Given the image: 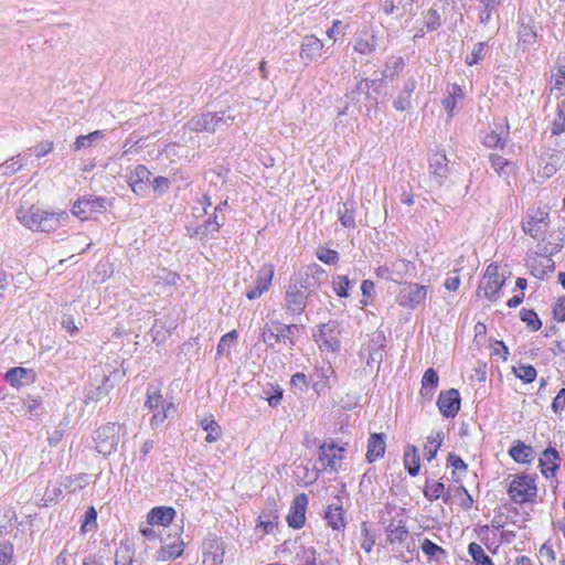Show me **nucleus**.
I'll use <instances>...</instances> for the list:
<instances>
[{
	"label": "nucleus",
	"instance_id": "f257e3e1",
	"mask_svg": "<svg viewBox=\"0 0 565 565\" xmlns=\"http://www.w3.org/2000/svg\"><path fill=\"white\" fill-rule=\"evenodd\" d=\"M18 220L31 231L50 233L63 226L70 216L65 211L47 212L39 207L20 209L17 212Z\"/></svg>",
	"mask_w": 565,
	"mask_h": 565
},
{
	"label": "nucleus",
	"instance_id": "f03ea898",
	"mask_svg": "<svg viewBox=\"0 0 565 565\" xmlns=\"http://www.w3.org/2000/svg\"><path fill=\"white\" fill-rule=\"evenodd\" d=\"M234 120L235 117L227 111L205 113L192 117L183 128L194 132L214 134L222 125L230 126Z\"/></svg>",
	"mask_w": 565,
	"mask_h": 565
},
{
	"label": "nucleus",
	"instance_id": "7ed1b4c3",
	"mask_svg": "<svg viewBox=\"0 0 565 565\" xmlns=\"http://www.w3.org/2000/svg\"><path fill=\"white\" fill-rule=\"evenodd\" d=\"M298 326L295 323L284 324L279 321H273L270 326L266 324L263 329L262 338L268 348H274L277 343L282 342L288 348L295 345V334Z\"/></svg>",
	"mask_w": 565,
	"mask_h": 565
},
{
	"label": "nucleus",
	"instance_id": "20e7f679",
	"mask_svg": "<svg viewBox=\"0 0 565 565\" xmlns=\"http://www.w3.org/2000/svg\"><path fill=\"white\" fill-rule=\"evenodd\" d=\"M145 406L149 411L153 412L150 420V425L153 429L158 428L171 414L175 412L173 402L164 401L159 390L153 387H148L147 390V401Z\"/></svg>",
	"mask_w": 565,
	"mask_h": 565
},
{
	"label": "nucleus",
	"instance_id": "39448f33",
	"mask_svg": "<svg viewBox=\"0 0 565 565\" xmlns=\"http://www.w3.org/2000/svg\"><path fill=\"white\" fill-rule=\"evenodd\" d=\"M536 492L535 479L529 475L515 476L508 489L511 500L518 504L533 501Z\"/></svg>",
	"mask_w": 565,
	"mask_h": 565
},
{
	"label": "nucleus",
	"instance_id": "423d86ee",
	"mask_svg": "<svg viewBox=\"0 0 565 565\" xmlns=\"http://www.w3.org/2000/svg\"><path fill=\"white\" fill-rule=\"evenodd\" d=\"M322 274L323 271L319 270L317 266L307 267L306 269L299 270L297 274L292 275L288 286L292 288V290L298 289L309 298L319 286L320 276Z\"/></svg>",
	"mask_w": 565,
	"mask_h": 565
},
{
	"label": "nucleus",
	"instance_id": "0eeeda50",
	"mask_svg": "<svg viewBox=\"0 0 565 565\" xmlns=\"http://www.w3.org/2000/svg\"><path fill=\"white\" fill-rule=\"evenodd\" d=\"M339 324L337 321L330 320L318 327L313 332V338L321 350L337 352L340 350L341 342L339 339Z\"/></svg>",
	"mask_w": 565,
	"mask_h": 565
},
{
	"label": "nucleus",
	"instance_id": "6e6552de",
	"mask_svg": "<svg viewBox=\"0 0 565 565\" xmlns=\"http://www.w3.org/2000/svg\"><path fill=\"white\" fill-rule=\"evenodd\" d=\"M548 212L543 209L531 210L527 212L522 228L525 234L534 239L543 241L548 227Z\"/></svg>",
	"mask_w": 565,
	"mask_h": 565
},
{
	"label": "nucleus",
	"instance_id": "1a4fd4ad",
	"mask_svg": "<svg viewBox=\"0 0 565 565\" xmlns=\"http://www.w3.org/2000/svg\"><path fill=\"white\" fill-rule=\"evenodd\" d=\"M121 426L108 423L96 430V449L99 454L110 455L117 449Z\"/></svg>",
	"mask_w": 565,
	"mask_h": 565
},
{
	"label": "nucleus",
	"instance_id": "9d476101",
	"mask_svg": "<svg viewBox=\"0 0 565 565\" xmlns=\"http://www.w3.org/2000/svg\"><path fill=\"white\" fill-rule=\"evenodd\" d=\"M105 209V198L87 195L75 201L73 204L72 213L82 220H87L92 214L100 213Z\"/></svg>",
	"mask_w": 565,
	"mask_h": 565
},
{
	"label": "nucleus",
	"instance_id": "9b49d317",
	"mask_svg": "<svg viewBox=\"0 0 565 565\" xmlns=\"http://www.w3.org/2000/svg\"><path fill=\"white\" fill-rule=\"evenodd\" d=\"M379 31L372 26L359 30L353 39V50L361 55H371L379 45Z\"/></svg>",
	"mask_w": 565,
	"mask_h": 565
},
{
	"label": "nucleus",
	"instance_id": "f8f14e48",
	"mask_svg": "<svg viewBox=\"0 0 565 565\" xmlns=\"http://www.w3.org/2000/svg\"><path fill=\"white\" fill-rule=\"evenodd\" d=\"M345 449L334 443H323L319 449V460L323 468L337 472L341 467Z\"/></svg>",
	"mask_w": 565,
	"mask_h": 565
},
{
	"label": "nucleus",
	"instance_id": "ddd939ff",
	"mask_svg": "<svg viewBox=\"0 0 565 565\" xmlns=\"http://www.w3.org/2000/svg\"><path fill=\"white\" fill-rule=\"evenodd\" d=\"M505 282V277L499 274V267L494 264H490L483 276V292L484 296L490 300L494 301L498 298L499 291Z\"/></svg>",
	"mask_w": 565,
	"mask_h": 565
},
{
	"label": "nucleus",
	"instance_id": "4468645a",
	"mask_svg": "<svg viewBox=\"0 0 565 565\" xmlns=\"http://www.w3.org/2000/svg\"><path fill=\"white\" fill-rule=\"evenodd\" d=\"M428 287L419 284H409L399 292V305L415 309L426 300Z\"/></svg>",
	"mask_w": 565,
	"mask_h": 565
},
{
	"label": "nucleus",
	"instance_id": "2eb2a0df",
	"mask_svg": "<svg viewBox=\"0 0 565 565\" xmlns=\"http://www.w3.org/2000/svg\"><path fill=\"white\" fill-rule=\"evenodd\" d=\"M274 266L271 264L263 265L257 271V277L255 280V286L246 291V297L248 300L258 299L264 292H266L271 286L273 277H274Z\"/></svg>",
	"mask_w": 565,
	"mask_h": 565
},
{
	"label": "nucleus",
	"instance_id": "dca6fc26",
	"mask_svg": "<svg viewBox=\"0 0 565 565\" xmlns=\"http://www.w3.org/2000/svg\"><path fill=\"white\" fill-rule=\"evenodd\" d=\"M460 394L458 390L450 388L448 391L440 392L437 401V406L443 416L449 418L455 417L460 409Z\"/></svg>",
	"mask_w": 565,
	"mask_h": 565
},
{
	"label": "nucleus",
	"instance_id": "f3484780",
	"mask_svg": "<svg viewBox=\"0 0 565 565\" xmlns=\"http://www.w3.org/2000/svg\"><path fill=\"white\" fill-rule=\"evenodd\" d=\"M307 505L308 497L306 493H300L295 497L287 515V523L290 527L301 529L305 525Z\"/></svg>",
	"mask_w": 565,
	"mask_h": 565
},
{
	"label": "nucleus",
	"instance_id": "a211bd4d",
	"mask_svg": "<svg viewBox=\"0 0 565 565\" xmlns=\"http://www.w3.org/2000/svg\"><path fill=\"white\" fill-rule=\"evenodd\" d=\"M429 173L436 185H441L449 173L448 159L444 152H436L429 159Z\"/></svg>",
	"mask_w": 565,
	"mask_h": 565
},
{
	"label": "nucleus",
	"instance_id": "6ab92c4d",
	"mask_svg": "<svg viewBox=\"0 0 565 565\" xmlns=\"http://www.w3.org/2000/svg\"><path fill=\"white\" fill-rule=\"evenodd\" d=\"M559 454L553 448H546L539 458L541 472L545 478L554 477L559 469Z\"/></svg>",
	"mask_w": 565,
	"mask_h": 565
},
{
	"label": "nucleus",
	"instance_id": "aec40b11",
	"mask_svg": "<svg viewBox=\"0 0 565 565\" xmlns=\"http://www.w3.org/2000/svg\"><path fill=\"white\" fill-rule=\"evenodd\" d=\"M417 87V81L414 76L408 77L403 88L393 100V107L397 111H405L412 107V94Z\"/></svg>",
	"mask_w": 565,
	"mask_h": 565
},
{
	"label": "nucleus",
	"instance_id": "412c9836",
	"mask_svg": "<svg viewBox=\"0 0 565 565\" xmlns=\"http://www.w3.org/2000/svg\"><path fill=\"white\" fill-rule=\"evenodd\" d=\"M323 50V43L315 35H305L301 41L300 57L306 62L317 61Z\"/></svg>",
	"mask_w": 565,
	"mask_h": 565
},
{
	"label": "nucleus",
	"instance_id": "4be33fe9",
	"mask_svg": "<svg viewBox=\"0 0 565 565\" xmlns=\"http://www.w3.org/2000/svg\"><path fill=\"white\" fill-rule=\"evenodd\" d=\"M307 300L308 297L305 294H301L298 289L292 290V288L288 286L284 308L287 313L301 315L306 309Z\"/></svg>",
	"mask_w": 565,
	"mask_h": 565
},
{
	"label": "nucleus",
	"instance_id": "5701e85b",
	"mask_svg": "<svg viewBox=\"0 0 565 565\" xmlns=\"http://www.w3.org/2000/svg\"><path fill=\"white\" fill-rule=\"evenodd\" d=\"M225 206H227V201L217 204L214 209L213 217L207 220L204 224L198 226L195 230V235L202 239L206 237L209 233L218 232L220 227L224 223V216H220L218 213L222 212Z\"/></svg>",
	"mask_w": 565,
	"mask_h": 565
},
{
	"label": "nucleus",
	"instance_id": "b1692460",
	"mask_svg": "<svg viewBox=\"0 0 565 565\" xmlns=\"http://www.w3.org/2000/svg\"><path fill=\"white\" fill-rule=\"evenodd\" d=\"M385 435L374 433L367 441L366 460L372 463L382 458L385 454Z\"/></svg>",
	"mask_w": 565,
	"mask_h": 565
},
{
	"label": "nucleus",
	"instance_id": "393cba45",
	"mask_svg": "<svg viewBox=\"0 0 565 565\" xmlns=\"http://www.w3.org/2000/svg\"><path fill=\"white\" fill-rule=\"evenodd\" d=\"M503 0H478V19L480 24L488 25L502 4Z\"/></svg>",
	"mask_w": 565,
	"mask_h": 565
},
{
	"label": "nucleus",
	"instance_id": "a878e982",
	"mask_svg": "<svg viewBox=\"0 0 565 565\" xmlns=\"http://www.w3.org/2000/svg\"><path fill=\"white\" fill-rule=\"evenodd\" d=\"M175 516V510L171 507H156L150 510L147 520L154 525H169Z\"/></svg>",
	"mask_w": 565,
	"mask_h": 565
},
{
	"label": "nucleus",
	"instance_id": "bb28decb",
	"mask_svg": "<svg viewBox=\"0 0 565 565\" xmlns=\"http://www.w3.org/2000/svg\"><path fill=\"white\" fill-rule=\"evenodd\" d=\"M509 455L519 463H529L535 458L534 449L521 440L513 443L509 449Z\"/></svg>",
	"mask_w": 565,
	"mask_h": 565
},
{
	"label": "nucleus",
	"instance_id": "cd10ccee",
	"mask_svg": "<svg viewBox=\"0 0 565 565\" xmlns=\"http://www.w3.org/2000/svg\"><path fill=\"white\" fill-rule=\"evenodd\" d=\"M151 172L147 167L139 164L135 168L129 177V184L135 193H140L150 182Z\"/></svg>",
	"mask_w": 565,
	"mask_h": 565
},
{
	"label": "nucleus",
	"instance_id": "c85d7f7f",
	"mask_svg": "<svg viewBox=\"0 0 565 565\" xmlns=\"http://www.w3.org/2000/svg\"><path fill=\"white\" fill-rule=\"evenodd\" d=\"M408 536V530L403 520H392L386 529V540L390 544L403 543Z\"/></svg>",
	"mask_w": 565,
	"mask_h": 565
},
{
	"label": "nucleus",
	"instance_id": "c756f323",
	"mask_svg": "<svg viewBox=\"0 0 565 565\" xmlns=\"http://www.w3.org/2000/svg\"><path fill=\"white\" fill-rule=\"evenodd\" d=\"M447 93L448 96L443 99V106L447 114L452 117L458 102L463 98V92L459 85L452 84L448 87Z\"/></svg>",
	"mask_w": 565,
	"mask_h": 565
},
{
	"label": "nucleus",
	"instance_id": "7c9ffc66",
	"mask_svg": "<svg viewBox=\"0 0 565 565\" xmlns=\"http://www.w3.org/2000/svg\"><path fill=\"white\" fill-rule=\"evenodd\" d=\"M439 377L434 369H427L422 379L420 394L423 397L430 399L434 391L437 388Z\"/></svg>",
	"mask_w": 565,
	"mask_h": 565
},
{
	"label": "nucleus",
	"instance_id": "2f4dec72",
	"mask_svg": "<svg viewBox=\"0 0 565 565\" xmlns=\"http://www.w3.org/2000/svg\"><path fill=\"white\" fill-rule=\"evenodd\" d=\"M418 450L415 446L408 445L404 452V465L412 477L418 475L420 469Z\"/></svg>",
	"mask_w": 565,
	"mask_h": 565
},
{
	"label": "nucleus",
	"instance_id": "473e14b6",
	"mask_svg": "<svg viewBox=\"0 0 565 565\" xmlns=\"http://www.w3.org/2000/svg\"><path fill=\"white\" fill-rule=\"evenodd\" d=\"M405 61L402 56H390L382 72L383 78L395 79L404 70Z\"/></svg>",
	"mask_w": 565,
	"mask_h": 565
},
{
	"label": "nucleus",
	"instance_id": "72a5a7b5",
	"mask_svg": "<svg viewBox=\"0 0 565 565\" xmlns=\"http://www.w3.org/2000/svg\"><path fill=\"white\" fill-rule=\"evenodd\" d=\"M413 269L414 265L412 262L406 259H397L391 265V274L388 275V279L398 281L405 276L411 275Z\"/></svg>",
	"mask_w": 565,
	"mask_h": 565
},
{
	"label": "nucleus",
	"instance_id": "f704fd0d",
	"mask_svg": "<svg viewBox=\"0 0 565 565\" xmlns=\"http://www.w3.org/2000/svg\"><path fill=\"white\" fill-rule=\"evenodd\" d=\"M344 512L340 505L330 504L326 511V520L333 530L344 527Z\"/></svg>",
	"mask_w": 565,
	"mask_h": 565
},
{
	"label": "nucleus",
	"instance_id": "c9c22d12",
	"mask_svg": "<svg viewBox=\"0 0 565 565\" xmlns=\"http://www.w3.org/2000/svg\"><path fill=\"white\" fill-rule=\"evenodd\" d=\"M339 220L344 227L355 226L354 202L347 201L338 210Z\"/></svg>",
	"mask_w": 565,
	"mask_h": 565
},
{
	"label": "nucleus",
	"instance_id": "e433bc0d",
	"mask_svg": "<svg viewBox=\"0 0 565 565\" xmlns=\"http://www.w3.org/2000/svg\"><path fill=\"white\" fill-rule=\"evenodd\" d=\"M6 379L12 386L19 387L30 380V371L24 367H12L6 373Z\"/></svg>",
	"mask_w": 565,
	"mask_h": 565
},
{
	"label": "nucleus",
	"instance_id": "4c0bfd02",
	"mask_svg": "<svg viewBox=\"0 0 565 565\" xmlns=\"http://www.w3.org/2000/svg\"><path fill=\"white\" fill-rule=\"evenodd\" d=\"M491 167L503 178H508L513 171V164L500 154H490Z\"/></svg>",
	"mask_w": 565,
	"mask_h": 565
},
{
	"label": "nucleus",
	"instance_id": "58836bf2",
	"mask_svg": "<svg viewBox=\"0 0 565 565\" xmlns=\"http://www.w3.org/2000/svg\"><path fill=\"white\" fill-rule=\"evenodd\" d=\"M103 137L104 132L102 130H95L93 132H89L88 135H82L76 138L73 148L75 151L87 149L92 147L95 142L100 140Z\"/></svg>",
	"mask_w": 565,
	"mask_h": 565
},
{
	"label": "nucleus",
	"instance_id": "ea45409f",
	"mask_svg": "<svg viewBox=\"0 0 565 565\" xmlns=\"http://www.w3.org/2000/svg\"><path fill=\"white\" fill-rule=\"evenodd\" d=\"M201 427L207 433L205 437L207 443H215L221 437V427L212 417L203 418Z\"/></svg>",
	"mask_w": 565,
	"mask_h": 565
},
{
	"label": "nucleus",
	"instance_id": "a19ab883",
	"mask_svg": "<svg viewBox=\"0 0 565 565\" xmlns=\"http://www.w3.org/2000/svg\"><path fill=\"white\" fill-rule=\"evenodd\" d=\"M468 552L476 565H494L492 559L486 554L483 547L480 544L476 542L470 543L468 546Z\"/></svg>",
	"mask_w": 565,
	"mask_h": 565
},
{
	"label": "nucleus",
	"instance_id": "79ce46f5",
	"mask_svg": "<svg viewBox=\"0 0 565 565\" xmlns=\"http://www.w3.org/2000/svg\"><path fill=\"white\" fill-rule=\"evenodd\" d=\"M182 552H183L182 543L168 544L166 546H162L158 551L157 559L162 561V562L173 559V558L180 556L182 554Z\"/></svg>",
	"mask_w": 565,
	"mask_h": 565
},
{
	"label": "nucleus",
	"instance_id": "37998d69",
	"mask_svg": "<svg viewBox=\"0 0 565 565\" xmlns=\"http://www.w3.org/2000/svg\"><path fill=\"white\" fill-rule=\"evenodd\" d=\"M443 440L444 436L441 433H437L436 435H430L427 437V443L425 444V457L428 461H431L436 457Z\"/></svg>",
	"mask_w": 565,
	"mask_h": 565
},
{
	"label": "nucleus",
	"instance_id": "c03bdc74",
	"mask_svg": "<svg viewBox=\"0 0 565 565\" xmlns=\"http://www.w3.org/2000/svg\"><path fill=\"white\" fill-rule=\"evenodd\" d=\"M552 78L554 79V84L551 87V94H555L556 98H559L565 94V64L557 67Z\"/></svg>",
	"mask_w": 565,
	"mask_h": 565
},
{
	"label": "nucleus",
	"instance_id": "a18cd8bd",
	"mask_svg": "<svg viewBox=\"0 0 565 565\" xmlns=\"http://www.w3.org/2000/svg\"><path fill=\"white\" fill-rule=\"evenodd\" d=\"M422 551L426 556H428L429 558H435L436 561L445 558L447 555L446 551L443 547L438 546L429 539H425L422 542Z\"/></svg>",
	"mask_w": 565,
	"mask_h": 565
},
{
	"label": "nucleus",
	"instance_id": "49530a36",
	"mask_svg": "<svg viewBox=\"0 0 565 565\" xmlns=\"http://www.w3.org/2000/svg\"><path fill=\"white\" fill-rule=\"evenodd\" d=\"M113 387V384L109 383V379L107 376H104L103 377V383L102 385H98V386H92L88 391H87V398L88 399H92V401H99L102 398H104L109 390Z\"/></svg>",
	"mask_w": 565,
	"mask_h": 565
},
{
	"label": "nucleus",
	"instance_id": "de8ad7c7",
	"mask_svg": "<svg viewBox=\"0 0 565 565\" xmlns=\"http://www.w3.org/2000/svg\"><path fill=\"white\" fill-rule=\"evenodd\" d=\"M520 319L526 323L527 328L532 331H537L542 327V321L540 320L537 313L532 309L523 308L520 311Z\"/></svg>",
	"mask_w": 565,
	"mask_h": 565
},
{
	"label": "nucleus",
	"instance_id": "09e8293b",
	"mask_svg": "<svg viewBox=\"0 0 565 565\" xmlns=\"http://www.w3.org/2000/svg\"><path fill=\"white\" fill-rule=\"evenodd\" d=\"M508 139V131L501 130L500 132H497L495 130H492L490 134H488L484 137V145L489 148H503L507 143Z\"/></svg>",
	"mask_w": 565,
	"mask_h": 565
},
{
	"label": "nucleus",
	"instance_id": "8fccbe9b",
	"mask_svg": "<svg viewBox=\"0 0 565 565\" xmlns=\"http://www.w3.org/2000/svg\"><path fill=\"white\" fill-rule=\"evenodd\" d=\"M565 131V99L557 104V114L552 125V135H561Z\"/></svg>",
	"mask_w": 565,
	"mask_h": 565
},
{
	"label": "nucleus",
	"instance_id": "3c124183",
	"mask_svg": "<svg viewBox=\"0 0 565 565\" xmlns=\"http://www.w3.org/2000/svg\"><path fill=\"white\" fill-rule=\"evenodd\" d=\"M513 373L524 383H532L536 377V370L530 364H521L513 367Z\"/></svg>",
	"mask_w": 565,
	"mask_h": 565
},
{
	"label": "nucleus",
	"instance_id": "603ef678",
	"mask_svg": "<svg viewBox=\"0 0 565 565\" xmlns=\"http://www.w3.org/2000/svg\"><path fill=\"white\" fill-rule=\"evenodd\" d=\"M25 164V158L23 154L19 153L3 163L0 168L4 169L3 174H14L20 171Z\"/></svg>",
	"mask_w": 565,
	"mask_h": 565
},
{
	"label": "nucleus",
	"instance_id": "864d4df0",
	"mask_svg": "<svg viewBox=\"0 0 565 565\" xmlns=\"http://www.w3.org/2000/svg\"><path fill=\"white\" fill-rule=\"evenodd\" d=\"M444 490H445V486L443 482L427 481L425 490H424V494L428 500L433 501V500L439 499L441 497Z\"/></svg>",
	"mask_w": 565,
	"mask_h": 565
},
{
	"label": "nucleus",
	"instance_id": "5fc2aeb1",
	"mask_svg": "<svg viewBox=\"0 0 565 565\" xmlns=\"http://www.w3.org/2000/svg\"><path fill=\"white\" fill-rule=\"evenodd\" d=\"M484 54H486V43L478 42L477 44H475L472 52L466 56V63L469 66H473L484 58Z\"/></svg>",
	"mask_w": 565,
	"mask_h": 565
},
{
	"label": "nucleus",
	"instance_id": "6e6d98bb",
	"mask_svg": "<svg viewBox=\"0 0 565 565\" xmlns=\"http://www.w3.org/2000/svg\"><path fill=\"white\" fill-rule=\"evenodd\" d=\"M519 40L524 44H533L536 39V31L529 24L522 23L518 31Z\"/></svg>",
	"mask_w": 565,
	"mask_h": 565
},
{
	"label": "nucleus",
	"instance_id": "4d7b16f0",
	"mask_svg": "<svg viewBox=\"0 0 565 565\" xmlns=\"http://www.w3.org/2000/svg\"><path fill=\"white\" fill-rule=\"evenodd\" d=\"M318 259L324 264L333 265L339 260V253L333 249L320 247L316 253Z\"/></svg>",
	"mask_w": 565,
	"mask_h": 565
},
{
	"label": "nucleus",
	"instance_id": "13d9d810",
	"mask_svg": "<svg viewBox=\"0 0 565 565\" xmlns=\"http://www.w3.org/2000/svg\"><path fill=\"white\" fill-rule=\"evenodd\" d=\"M115 565H132V551L128 545H121L116 551Z\"/></svg>",
	"mask_w": 565,
	"mask_h": 565
},
{
	"label": "nucleus",
	"instance_id": "bf43d9fd",
	"mask_svg": "<svg viewBox=\"0 0 565 565\" xmlns=\"http://www.w3.org/2000/svg\"><path fill=\"white\" fill-rule=\"evenodd\" d=\"M424 23L428 31H435L440 26V15L435 9H429L424 15Z\"/></svg>",
	"mask_w": 565,
	"mask_h": 565
},
{
	"label": "nucleus",
	"instance_id": "052dcab7",
	"mask_svg": "<svg viewBox=\"0 0 565 565\" xmlns=\"http://www.w3.org/2000/svg\"><path fill=\"white\" fill-rule=\"evenodd\" d=\"M153 192L162 195L168 192L170 188V181L166 177H156L151 182Z\"/></svg>",
	"mask_w": 565,
	"mask_h": 565
},
{
	"label": "nucleus",
	"instance_id": "680f3d73",
	"mask_svg": "<svg viewBox=\"0 0 565 565\" xmlns=\"http://www.w3.org/2000/svg\"><path fill=\"white\" fill-rule=\"evenodd\" d=\"M334 291L339 297H348V289L350 287V280L347 276H339L338 280L334 281Z\"/></svg>",
	"mask_w": 565,
	"mask_h": 565
},
{
	"label": "nucleus",
	"instance_id": "e2e57ef3",
	"mask_svg": "<svg viewBox=\"0 0 565 565\" xmlns=\"http://www.w3.org/2000/svg\"><path fill=\"white\" fill-rule=\"evenodd\" d=\"M361 532L364 536L361 546L365 552L370 553L375 544V539L365 523L362 524Z\"/></svg>",
	"mask_w": 565,
	"mask_h": 565
},
{
	"label": "nucleus",
	"instance_id": "0e129e2a",
	"mask_svg": "<svg viewBox=\"0 0 565 565\" xmlns=\"http://www.w3.org/2000/svg\"><path fill=\"white\" fill-rule=\"evenodd\" d=\"M447 462L456 471L466 473L468 470L467 463L457 455L449 454L447 458Z\"/></svg>",
	"mask_w": 565,
	"mask_h": 565
},
{
	"label": "nucleus",
	"instance_id": "69168bd1",
	"mask_svg": "<svg viewBox=\"0 0 565 565\" xmlns=\"http://www.w3.org/2000/svg\"><path fill=\"white\" fill-rule=\"evenodd\" d=\"M373 84H374V81H371V79H369V78H364V79L360 81V82L358 83V85H356L355 89H353V90L350 93L349 97H350L351 99H354V98H355V96H356L358 94H361V93H364V94L369 95V90H370V88L372 87V85H373Z\"/></svg>",
	"mask_w": 565,
	"mask_h": 565
},
{
	"label": "nucleus",
	"instance_id": "338daca9",
	"mask_svg": "<svg viewBox=\"0 0 565 565\" xmlns=\"http://www.w3.org/2000/svg\"><path fill=\"white\" fill-rule=\"evenodd\" d=\"M554 318L557 321H565V297H562L556 302L554 309H553Z\"/></svg>",
	"mask_w": 565,
	"mask_h": 565
},
{
	"label": "nucleus",
	"instance_id": "774afa93",
	"mask_svg": "<svg viewBox=\"0 0 565 565\" xmlns=\"http://www.w3.org/2000/svg\"><path fill=\"white\" fill-rule=\"evenodd\" d=\"M552 408L555 413L562 412L565 409V388H562L552 403Z\"/></svg>",
	"mask_w": 565,
	"mask_h": 565
}]
</instances>
